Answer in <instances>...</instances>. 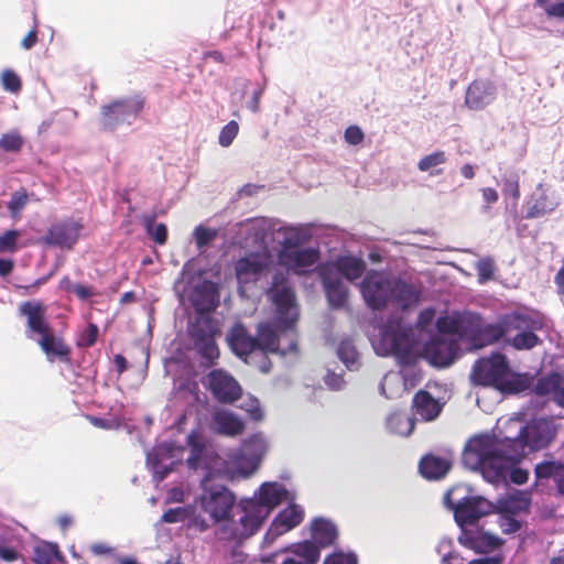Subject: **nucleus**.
Instances as JSON below:
<instances>
[{
	"label": "nucleus",
	"instance_id": "obj_1",
	"mask_svg": "<svg viewBox=\"0 0 564 564\" xmlns=\"http://www.w3.org/2000/svg\"><path fill=\"white\" fill-rule=\"evenodd\" d=\"M557 434L552 420L540 417L521 427L516 438L499 441L495 436L478 435L469 440L463 463L471 470H479L488 482L498 485L507 471L524 457V448L540 451L550 446Z\"/></svg>",
	"mask_w": 564,
	"mask_h": 564
},
{
	"label": "nucleus",
	"instance_id": "obj_2",
	"mask_svg": "<svg viewBox=\"0 0 564 564\" xmlns=\"http://www.w3.org/2000/svg\"><path fill=\"white\" fill-rule=\"evenodd\" d=\"M189 455L186 464L189 469L205 470L202 478L203 492L199 496L202 509L210 516L215 522L228 520L236 502V497L231 490L224 485H212L214 471L210 468L212 457L207 454L204 444L197 442L193 435L188 436Z\"/></svg>",
	"mask_w": 564,
	"mask_h": 564
},
{
	"label": "nucleus",
	"instance_id": "obj_3",
	"mask_svg": "<svg viewBox=\"0 0 564 564\" xmlns=\"http://www.w3.org/2000/svg\"><path fill=\"white\" fill-rule=\"evenodd\" d=\"M360 291L367 306L373 311H383L389 305L408 310L420 301V291L414 285L379 271L366 274Z\"/></svg>",
	"mask_w": 564,
	"mask_h": 564
},
{
	"label": "nucleus",
	"instance_id": "obj_4",
	"mask_svg": "<svg viewBox=\"0 0 564 564\" xmlns=\"http://www.w3.org/2000/svg\"><path fill=\"white\" fill-rule=\"evenodd\" d=\"M20 315L26 318L28 336L39 335L37 344L50 361L69 362L72 348L63 337L56 336L46 319V306L41 301H25L19 305Z\"/></svg>",
	"mask_w": 564,
	"mask_h": 564
},
{
	"label": "nucleus",
	"instance_id": "obj_5",
	"mask_svg": "<svg viewBox=\"0 0 564 564\" xmlns=\"http://www.w3.org/2000/svg\"><path fill=\"white\" fill-rule=\"evenodd\" d=\"M470 379L476 386L492 387L502 393H518L528 388L527 380L511 371L507 357L500 352L478 359Z\"/></svg>",
	"mask_w": 564,
	"mask_h": 564
},
{
	"label": "nucleus",
	"instance_id": "obj_6",
	"mask_svg": "<svg viewBox=\"0 0 564 564\" xmlns=\"http://www.w3.org/2000/svg\"><path fill=\"white\" fill-rule=\"evenodd\" d=\"M276 311L280 330L292 329L299 319V306L294 288L282 275H275L268 291Z\"/></svg>",
	"mask_w": 564,
	"mask_h": 564
},
{
	"label": "nucleus",
	"instance_id": "obj_7",
	"mask_svg": "<svg viewBox=\"0 0 564 564\" xmlns=\"http://www.w3.org/2000/svg\"><path fill=\"white\" fill-rule=\"evenodd\" d=\"M145 99L135 95L110 101L100 108V128L104 131H115L121 124H131L142 112Z\"/></svg>",
	"mask_w": 564,
	"mask_h": 564
},
{
	"label": "nucleus",
	"instance_id": "obj_8",
	"mask_svg": "<svg viewBox=\"0 0 564 564\" xmlns=\"http://www.w3.org/2000/svg\"><path fill=\"white\" fill-rule=\"evenodd\" d=\"M283 245L285 249L279 254L280 262L296 275L310 272L319 260L317 248H295L300 245V235L293 229L285 236Z\"/></svg>",
	"mask_w": 564,
	"mask_h": 564
},
{
	"label": "nucleus",
	"instance_id": "obj_9",
	"mask_svg": "<svg viewBox=\"0 0 564 564\" xmlns=\"http://www.w3.org/2000/svg\"><path fill=\"white\" fill-rule=\"evenodd\" d=\"M458 489L446 494V502L453 509L455 521L463 529L475 524L481 517L492 512L494 505L480 496H465L455 498Z\"/></svg>",
	"mask_w": 564,
	"mask_h": 564
},
{
	"label": "nucleus",
	"instance_id": "obj_10",
	"mask_svg": "<svg viewBox=\"0 0 564 564\" xmlns=\"http://www.w3.org/2000/svg\"><path fill=\"white\" fill-rule=\"evenodd\" d=\"M380 335L377 347L380 355H393L403 364L410 362L413 348L411 329L403 327L400 322H389L383 326Z\"/></svg>",
	"mask_w": 564,
	"mask_h": 564
},
{
	"label": "nucleus",
	"instance_id": "obj_11",
	"mask_svg": "<svg viewBox=\"0 0 564 564\" xmlns=\"http://www.w3.org/2000/svg\"><path fill=\"white\" fill-rule=\"evenodd\" d=\"M543 321L534 315L513 313L508 315V329L518 332L511 339L506 341L517 350H530L541 343L535 334L543 328Z\"/></svg>",
	"mask_w": 564,
	"mask_h": 564
},
{
	"label": "nucleus",
	"instance_id": "obj_12",
	"mask_svg": "<svg viewBox=\"0 0 564 564\" xmlns=\"http://www.w3.org/2000/svg\"><path fill=\"white\" fill-rule=\"evenodd\" d=\"M206 388L215 400L223 404H232L242 395L240 383L224 369H214L206 376Z\"/></svg>",
	"mask_w": 564,
	"mask_h": 564
},
{
	"label": "nucleus",
	"instance_id": "obj_13",
	"mask_svg": "<svg viewBox=\"0 0 564 564\" xmlns=\"http://www.w3.org/2000/svg\"><path fill=\"white\" fill-rule=\"evenodd\" d=\"M83 227L80 221L72 218L55 223L47 229L46 235L42 238V242L47 246L70 250L78 241Z\"/></svg>",
	"mask_w": 564,
	"mask_h": 564
},
{
	"label": "nucleus",
	"instance_id": "obj_14",
	"mask_svg": "<svg viewBox=\"0 0 564 564\" xmlns=\"http://www.w3.org/2000/svg\"><path fill=\"white\" fill-rule=\"evenodd\" d=\"M458 541L462 545L477 552V553H489L498 550L505 543V541L477 525H469L462 529V533L458 536Z\"/></svg>",
	"mask_w": 564,
	"mask_h": 564
},
{
	"label": "nucleus",
	"instance_id": "obj_15",
	"mask_svg": "<svg viewBox=\"0 0 564 564\" xmlns=\"http://www.w3.org/2000/svg\"><path fill=\"white\" fill-rule=\"evenodd\" d=\"M239 508L242 514L239 518L238 535L240 539H247L261 528L263 521L268 518V510L254 503V499L242 500Z\"/></svg>",
	"mask_w": 564,
	"mask_h": 564
},
{
	"label": "nucleus",
	"instance_id": "obj_16",
	"mask_svg": "<svg viewBox=\"0 0 564 564\" xmlns=\"http://www.w3.org/2000/svg\"><path fill=\"white\" fill-rule=\"evenodd\" d=\"M508 333V315L502 323L484 324L481 316L477 314V323L471 327L467 338L476 347H485L497 343Z\"/></svg>",
	"mask_w": 564,
	"mask_h": 564
},
{
	"label": "nucleus",
	"instance_id": "obj_17",
	"mask_svg": "<svg viewBox=\"0 0 564 564\" xmlns=\"http://www.w3.org/2000/svg\"><path fill=\"white\" fill-rule=\"evenodd\" d=\"M497 87L489 79L473 80L465 94V105L470 110H481L496 98Z\"/></svg>",
	"mask_w": 564,
	"mask_h": 564
},
{
	"label": "nucleus",
	"instance_id": "obj_18",
	"mask_svg": "<svg viewBox=\"0 0 564 564\" xmlns=\"http://www.w3.org/2000/svg\"><path fill=\"white\" fill-rule=\"evenodd\" d=\"M443 403L426 390L414 393L411 404L412 417L423 422L437 419L443 410Z\"/></svg>",
	"mask_w": 564,
	"mask_h": 564
},
{
	"label": "nucleus",
	"instance_id": "obj_19",
	"mask_svg": "<svg viewBox=\"0 0 564 564\" xmlns=\"http://www.w3.org/2000/svg\"><path fill=\"white\" fill-rule=\"evenodd\" d=\"M457 348L455 340L433 338L425 345L424 354L432 365L447 367L454 361Z\"/></svg>",
	"mask_w": 564,
	"mask_h": 564
},
{
	"label": "nucleus",
	"instance_id": "obj_20",
	"mask_svg": "<svg viewBox=\"0 0 564 564\" xmlns=\"http://www.w3.org/2000/svg\"><path fill=\"white\" fill-rule=\"evenodd\" d=\"M267 265V257L254 252L249 253L236 262V276L240 283L256 282L260 279Z\"/></svg>",
	"mask_w": 564,
	"mask_h": 564
},
{
	"label": "nucleus",
	"instance_id": "obj_21",
	"mask_svg": "<svg viewBox=\"0 0 564 564\" xmlns=\"http://www.w3.org/2000/svg\"><path fill=\"white\" fill-rule=\"evenodd\" d=\"M304 519V510L301 506L290 503L282 509L272 521L267 535L272 538L280 536L295 527L300 525Z\"/></svg>",
	"mask_w": 564,
	"mask_h": 564
},
{
	"label": "nucleus",
	"instance_id": "obj_22",
	"mask_svg": "<svg viewBox=\"0 0 564 564\" xmlns=\"http://www.w3.org/2000/svg\"><path fill=\"white\" fill-rule=\"evenodd\" d=\"M535 485H543L552 479L556 491L564 496V463L557 459L540 462L534 467Z\"/></svg>",
	"mask_w": 564,
	"mask_h": 564
},
{
	"label": "nucleus",
	"instance_id": "obj_23",
	"mask_svg": "<svg viewBox=\"0 0 564 564\" xmlns=\"http://www.w3.org/2000/svg\"><path fill=\"white\" fill-rule=\"evenodd\" d=\"M475 323H477V314L465 313L458 316H441L437 318L436 327L442 334L467 338Z\"/></svg>",
	"mask_w": 564,
	"mask_h": 564
},
{
	"label": "nucleus",
	"instance_id": "obj_24",
	"mask_svg": "<svg viewBox=\"0 0 564 564\" xmlns=\"http://www.w3.org/2000/svg\"><path fill=\"white\" fill-rule=\"evenodd\" d=\"M257 350H260L263 355L269 354H281L286 355L288 352H296L297 344L292 340L290 347L286 350H280L279 336L275 329L269 323H261L257 329Z\"/></svg>",
	"mask_w": 564,
	"mask_h": 564
},
{
	"label": "nucleus",
	"instance_id": "obj_25",
	"mask_svg": "<svg viewBox=\"0 0 564 564\" xmlns=\"http://www.w3.org/2000/svg\"><path fill=\"white\" fill-rule=\"evenodd\" d=\"M228 341L231 350L240 358H247L257 350L256 336H251L242 324H236L230 330Z\"/></svg>",
	"mask_w": 564,
	"mask_h": 564
},
{
	"label": "nucleus",
	"instance_id": "obj_26",
	"mask_svg": "<svg viewBox=\"0 0 564 564\" xmlns=\"http://www.w3.org/2000/svg\"><path fill=\"white\" fill-rule=\"evenodd\" d=\"M286 496L288 490L283 485L278 482H265L259 488L258 499L254 500V503L268 510L269 516L275 507L286 499Z\"/></svg>",
	"mask_w": 564,
	"mask_h": 564
},
{
	"label": "nucleus",
	"instance_id": "obj_27",
	"mask_svg": "<svg viewBox=\"0 0 564 564\" xmlns=\"http://www.w3.org/2000/svg\"><path fill=\"white\" fill-rule=\"evenodd\" d=\"M535 392L539 395L552 394L553 399L564 406V377L553 372L546 377L540 378L535 384Z\"/></svg>",
	"mask_w": 564,
	"mask_h": 564
},
{
	"label": "nucleus",
	"instance_id": "obj_28",
	"mask_svg": "<svg viewBox=\"0 0 564 564\" xmlns=\"http://www.w3.org/2000/svg\"><path fill=\"white\" fill-rule=\"evenodd\" d=\"M337 536V528L332 521L319 518L312 522V539L319 549L332 546Z\"/></svg>",
	"mask_w": 564,
	"mask_h": 564
},
{
	"label": "nucleus",
	"instance_id": "obj_29",
	"mask_svg": "<svg viewBox=\"0 0 564 564\" xmlns=\"http://www.w3.org/2000/svg\"><path fill=\"white\" fill-rule=\"evenodd\" d=\"M451 466L448 459L432 454L423 456L419 464L420 473L426 479L444 477L449 471Z\"/></svg>",
	"mask_w": 564,
	"mask_h": 564
},
{
	"label": "nucleus",
	"instance_id": "obj_30",
	"mask_svg": "<svg viewBox=\"0 0 564 564\" xmlns=\"http://www.w3.org/2000/svg\"><path fill=\"white\" fill-rule=\"evenodd\" d=\"M218 294L213 284H205L202 288L197 289L194 299L193 305L197 313H210L218 305Z\"/></svg>",
	"mask_w": 564,
	"mask_h": 564
},
{
	"label": "nucleus",
	"instance_id": "obj_31",
	"mask_svg": "<svg viewBox=\"0 0 564 564\" xmlns=\"http://www.w3.org/2000/svg\"><path fill=\"white\" fill-rule=\"evenodd\" d=\"M214 422L217 426V431L224 435L236 436L241 434L245 430V423L228 411L217 412L214 416Z\"/></svg>",
	"mask_w": 564,
	"mask_h": 564
},
{
	"label": "nucleus",
	"instance_id": "obj_32",
	"mask_svg": "<svg viewBox=\"0 0 564 564\" xmlns=\"http://www.w3.org/2000/svg\"><path fill=\"white\" fill-rule=\"evenodd\" d=\"M216 332L213 319L208 316L196 317L188 327V336L193 345L214 338Z\"/></svg>",
	"mask_w": 564,
	"mask_h": 564
},
{
	"label": "nucleus",
	"instance_id": "obj_33",
	"mask_svg": "<svg viewBox=\"0 0 564 564\" xmlns=\"http://www.w3.org/2000/svg\"><path fill=\"white\" fill-rule=\"evenodd\" d=\"M387 429L395 435L409 436L415 429L414 417L402 412H393L387 417Z\"/></svg>",
	"mask_w": 564,
	"mask_h": 564
},
{
	"label": "nucleus",
	"instance_id": "obj_34",
	"mask_svg": "<svg viewBox=\"0 0 564 564\" xmlns=\"http://www.w3.org/2000/svg\"><path fill=\"white\" fill-rule=\"evenodd\" d=\"M324 286L329 305L333 308L345 306L348 297V290L339 279L324 280Z\"/></svg>",
	"mask_w": 564,
	"mask_h": 564
},
{
	"label": "nucleus",
	"instance_id": "obj_35",
	"mask_svg": "<svg viewBox=\"0 0 564 564\" xmlns=\"http://www.w3.org/2000/svg\"><path fill=\"white\" fill-rule=\"evenodd\" d=\"M336 267L338 271L349 281L359 279L366 270L365 261L354 257H344L338 259Z\"/></svg>",
	"mask_w": 564,
	"mask_h": 564
},
{
	"label": "nucleus",
	"instance_id": "obj_36",
	"mask_svg": "<svg viewBox=\"0 0 564 564\" xmlns=\"http://www.w3.org/2000/svg\"><path fill=\"white\" fill-rule=\"evenodd\" d=\"M446 162V153L444 151H435L421 158L417 162V169L421 172H427L431 176H437L444 172V170L438 166Z\"/></svg>",
	"mask_w": 564,
	"mask_h": 564
},
{
	"label": "nucleus",
	"instance_id": "obj_37",
	"mask_svg": "<svg viewBox=\"0 0 564 564\" xmlns=\"http://www.w3.org/2000/svg\"><path fill=\"white\" fill-rule=\"evenodd\" d=\"M289 550L306 564H316L321 555L319 546L308 540L294 543Z\"/></svg>",
	"mask_w": 564,
	"mask_h": 564
},
{
	"label": "nucleus",
	"instance_id": "obj_38",
	"mask_svg": "<svg viewBox=\"0 0 564 564\" xmlns=\"http://www.w3.org/2000/svg\"><path fill=\"white\" fill-rule=\"evenodd\" d=\"M337 355L349 370L358 369L359 354L351 340H341L337 349Z\"/></svg>",
	"mask_w": 564,
	"mask_h": 564
},
{
	"label": "nucleus",
	"instance_id": "obj_39",
	"mask_svg": "<svg viewBox=\"0 0 564 564\" xmlns=\"http://www.w3.org/2000/svg\"><path fill=\"white\" fill-rule=\"evenodd\" d=\"M194 348L204 360L203 364L208 367L213 366L220 355L215 337L194 345Z\"/></svg>",
	"mask_w": 564,
	"mask_h": 564
},
{
	"label": "nucleus",
	"instance_id": "obj_40",
	"mask_svg": "<svg viewBox=\"0 0 564 564\" xmlns=\"http://www.w3.org/2000/svg\"><path fill=\"white\" fill-rule=\"evenodd\" d=\"M240 451L243 455H251V464L256 468L263 453V442L261 437L253 435L243 441Z\"/></svg>",
	"mask_w": 564,
	"mask_h": 564
},
{
	"label": "nucleus",
	"instance_id": "obj_41",
	"mask_svg": "<svg viewBox=\"0 0 564 564\" xmlns=\"http://www.w3.org/2000/svg\"><path fill=\"white\" fill-rule=\"evenodd\" d=\"M58 553L56 544L42 543L34 547V562L36 564H51Z\"/></svg>",
	"mask_w": 564,
	"mask_h": 564
},
{
	"label": "nucleus",
	"instance_id": "obj_42",
	"mask_svg": "<svg viewBox=\"0 0 564 564\" xmlns=\"http://www.w3.org/2000/svg\"><path fill=\"white\" fill-rule=\"evenodd\" d=\"M20 231L10 229L0 235V253H14L19 250Z\"/></svg>",
	"mask_w": 564,
	"mask_h": 564
},
{
	"label": "nucleus",
	"instance_id": "obj_43",
	"mask_svg": "<svg viewBox=\"0 0 564 564\" xmlns=\"http://www.w3.org/2000/svg\"><path fill=\"white\" fill-rule=\"evenodd\" d=\"M23 147V139L17 132L3 133L0 138V149L6 152H19Z\"/></svg>",
	"mask_w": 564,
	"mask_h": 564
},
{
	"label": "nucleus",
	"instance_id": "obj_44",
	"mask_svg": "<svg viewBox=\"0 0 564 564\" xmlns=\"http://www.w3.org/2000/svg\"><path fill=\"white\" fill-rule=\"evenodd\" d=\"M1 85L4 90L17 94L22 88V82L12 69H4L1 74Z\"/></svg>",
	"mask_w": 564,
	"mask_h": 564
},
{
	"label": "nucleus",
	"instance_id": "obj_45",
	"mask_svg": "<svg viewBox=\"0 0 564 564\" xmlns=\"http://www.w3.org/2000/svg\"><path fill=\"white\" fill-rule=\"evenodd\" d=\"M239 132V124L237 121L231 120L224 126L219 132L218 141L224 148L229 147Z\"/></svg>",
	"mask_w": 564,
	"mask_h": 564
},
{
	"label": "nucleus",
	"instance_id": "obj_46",
	"mask_svg": "<svg viewBox=\"0 0 564 564\" xmlns=\"http://www.w3.org/2000/svg\"><path fill=\"white\" fill-rule=\"evenodd\" d=\"M217 236V231L215 229L204 227V226H197L194 229V238L197 248H204L207 245H209Z\"/></svg>",
	"mask_w": 564,
	"mask_h": 564
},
{
	"label": "nucleus",
	"instance_id": "obj_47",
	"mask_svg": "<svg viewBox=\"0 0 564 564\" xmlns=\"http://www.w3.org/2000/svg\"><path fill=\"white\" fill-rule=\"evenodd\" d=\"M29 202V195L25 192L24 188H21L20 191H15L11 199L8 203V209L10 210L11 215L19 214L28 204Z\"/></svg>",
	"mask_w": 564,
	"mask_h": 564
},
{
	"label": "nucleus",
	"instance_id": "obj_48",
	"mask_svg": "<svg viewBox=\"0 0 564 564\" xmlns=\"http://www.w3.org/2000/svg\"><path fill=\"white\" fill-rule=\"evenodd\" d=\"M189 508L177 507L166 510L162 516V521L165 523L184 522L189 518Z\"/></svg>",
	"mask_w": 564,
	"mask_h": 564
},
{
	"label": "nucleus",
	"instance_id": "obj_49",
	"mask_svg": "<svg viewBox=\"0 0 564 564\" xmlns=\"http://www.w3.org/2000/svg\"><path fill=\"white\" fill-rule=\"evenodd\" d=\"M98 334V326L93 323L88 324L87 328L80 334L77 346L85 348L94 346L97 341Z\"/></svg>",
	"mask_w": 564,
	"mask_h": 564
},
{
	"label": "nucleus",
	"instance_id": "obj_50",
	"mask_svg": "<svg viewBox=\"0 0 564 564\" xmlns=\"http://www.w3.org/2000/svg\"><path fill=\"white\" fill-rule=\"evenodd\" d=\"M323 564H358V558L352 552H334L324 560Z\"/></svg>",
	"mask_w": 564,
	"mask_h": 564
},
{
	"label": "nucleus",
	"instance_id": "obj_51",
	"mask_svg": "<svg viewBox=\"0 0 564 564\" xmlns=\"http://www.w3.org/2000/svg\"><path fill=\"white\" fill-rule=\"evenodd\" d=\"M502 193L505 196L518 200L520 197L519 177L513 175L509 178L503 180Z\"/></svg>",
	"mask_w": 564,
	"mask_h": 564
},
{
	"label": "nucleus",
	"instance_id": "obj_52",
	"mask_svg": "<svg viewBox=\"0 0 564 564\" xmlns=\"http://www.w3.org/2000/svg\"><path fill=\"white\" fill-rule=\"evenodd\" d=\"M516 464H513L509 470L507 471L506 477L509 475V479L511 482L516 485H523L529 479V471L527 469L514 467ZM507 478L503 480L506 482ZM502 484V481L500 482Z\"/></svg>",
	"mask_w": 564,
	"mask_h": 564
},
{
	"label": "nucleus",
	"instance_id": "obj_53",
	"mask_svg": "<svg viewBox=\"0 0 564 564\" xmlns=\"http://www.w3.org/2000/svg\"><path fill=\"white\" fill-rule=\"evenodd\" d=\"M477 272L479 281L486 282L494 276V262L491 259H481L477 263Z\"/></svg>",
	"mask_w": 564,
	"mask_h": 564
},
{
	"label": "nucleus",
	"instance_id": "obj_54",
	"mask_svg": "<svg viewBox=\"0 0 564 564\" xmlns=\"http://www.w3.org/2000/svg\"><path fill=\"white\" fill-rule=\"evenodd\" d=\"M345 141L351 145L360 144L365 134L358 126H349L344 133Z\"/></svg>",
	"mask_w": 564,
	"mask_h": 564
},
{
	"label": "nucleus",
	"instance_id": "obj_55",
	"mask_svg": "<svg viewBox=\"0 0 564 564\" xmlns=\"http://www.w3.org/2000/svg\"><path fill=\"white\" fill-rule=\"evenodd\" d=\"M500 528L503 533L510 534L519 531L521 523L513 517H505L501 519Z\"/></svg>",
	"mask_w": 564,
	"mask_h": 564
},
{
	"label": "nucleus",
	"instance_id": "obj_56",
	"mask_svg": "<svg viewBox=\"0 0 564 564\" xmlns=\"http://www.w3.org/2000/svg\"><path fill=\"white\" fill-rule=\"evenodd\" d=\"M188 521V528L196 529L199 532H204L209 528V524L202 516L194 514V510L191 509V516L186 520Z\"/></svg>",
	"mask_w": 564,
	"mask_h": 564
},
{
	"label": "nucleus",
	"instance_id": "obj_57",
	"mask_svg": "<svg viewBox=\"0 0 564 564\" xmlns=\"http://www.w3.org/2000/svg\"><path fill=\"white\" fill-rule=\"evenodd\" d=\"M20 557L19 552L11 546L0 543V558L6 563L15 562Z\"/></svg>",
	"mask_w": 564,
	"mask_h": 564
},
{
	"label": "nucleus",
	"instance_id": "obj_58",
	"mask_svg": "<svg viewBox=\"0 0 564 564\" xmlns=\"http://www.w3.org/2000/svg\"><path fill=\"white\" fill-rule=\"evenodd\" d=\"M89 550L93 554L98 555V556L106 555V556H112L113 558H115V556H118L116 554L115 549L107 545L106 543H94L89 546Z\"/></svg>",
	"mask_w": 564,
	"mask_h": 564
},
{
	"label": "nucleus",
	"instance_id": "obj_59",
	"mask_svg": "<svg viewBox=\"0 0 564 564\" xmlns=\"http://www.w3.org/2000/svg\"><path fill=\"white\" fill-rule=\"evenodd\" d=\"M150 234L158 245H164L167 240V228L164 224H158Z\"/></svg>",
	"mask_w": 564,
	"mask_h": 564
},
{
	"label": "nucleus",
	"instance_id": "obj_60",
	"mask_svg": "<svg viewBox=\"0 0 564 564\" xmlns=\"http://www.w3.org/2000/svg\"><path fill=\"white\" fill-rule=\"evenodd\" d=\"M47 282V278H39L33 283L28 285H18L17 288L21 290L22 295H32L35 294L40 286Z\"/></svg>",
	"mask_w": 564,
	"mask_h": 564
},
{
	"label": "nucleus",
	"instance_id": "obj_61",
	"mask_svg": "<svg viewBox=\"0 0 564 564\" xmlns=\"http://www.w3.org/2000/svg\"><path fill=\"white\" fill-rule=\"evenodd\" d=\"M434 317H435L434 308H425V310L421 311L417 316V326L420 328H425L426 326H429L432 323Z\"/></svg>",
	"mask_w": 564,
	"mask_h": 564
},
{
	"label": "nucleus",
	"instance_id": "obj_62",
	"mask_svg": "<svg viewBox=\"0 0 564 564\" xmlns=\"http://www.w3.org/2000/svg\"><path fill=\"white\" fill-rule=\"evenodd\" d=\"M325 383L333 390H340L344 387L345 381L341 376L329 372L325 376Z\"/></svg>",
	"mask_w": 564,
	"mask_h": 564
},
{
	"label": "nucleus",
	"instance_id": "obj_63",
	"mask_svg": "<svg viewBox=\"0 0 564 564\" xmlns=\"http://www.w3.org/2000/svg\"><path fill=\"white\" fill-rule=\"evenodd\" d=\"M74 294L82 301H86L89 297L96 295V291L93 286L84 285V284H76V289Z\"/></svg>",
	"mask_w": 564,
	"mask_h": 564
},
{
	"label": "nucleus",
	"instance_id": "obj_64",
	"mask_svg": "<svg viewBox=\"0 0 564 564\" xmlns=\"http://www.w3.org/2000/svg\"><path fill=\"white\" fill-rule=\"evenodd\" d=\"M37 42V31L34 28L21 41V46L24 50H31Z\"/></svg>",
	"mask_w": 564,
	"mask_h": 564
}]
</instances>
